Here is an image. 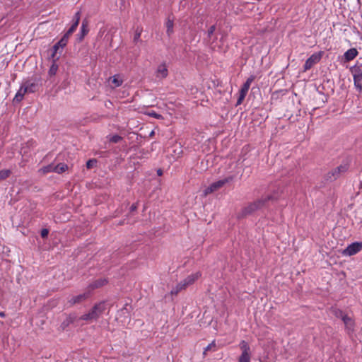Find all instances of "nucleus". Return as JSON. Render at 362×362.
<instances>
[{
    "instance_id": "obj_24",
    "label": "nucleus",
    "mask_w": 362,
    "mask_h": 362,
    "mask_svg": "<svg viewBox=\"0 0 362 362\" xmlns=\"http://www.w3.org/2000/svg\"><path fill=\"white\" fill-rule=\"evenodd\" d=\"M54 165L53 164L47 165L43 168H42L40 171L42 172L43 173H47L50 172H54Z\"/></svg>"
},
{
    "instance_id": "obj_2",
    "label": "nucleus",
    "mask_w": 362,
    "mask_h": 362,
    "mask_svg": "<svg viewBox=\"0 0 362 362\" xmlns=\"http://www.w3.org/2000/svg\"><path fill=\"white\" fill-rule=\"evenodd\" d=\"M105 310V302L101 301L95 304L92 309L81 317L83 320H97Z\"/></svg>"
},
{
    "instance_id": "obj_9",
    "label": "nucleus",
    "mask_w": 362,
    "mask_h": 362,
    "mask_svg": "<svg viewBox=\"0 0 362 362\" xmlns=\"http://www.w3.org/2000/svg\"><path fill=\"white\" fill-rule=\"evenodd\" d=\"M38 87V83L35 81H31L30 80L25 81L23 83L24 93H34L37 90Z\"/></svg>"
},
{
    "instance_id": "obj_1",
    "label": "nucleus",
    "mask_w": 362,
    "mask_h": 362,
    "mask_svg": "<svg viewBox=\"0 0 362 362\" xmlns=\"http://www.w3.org/2000/svg\"><path fill=\"white\" fill-rule=\"evenodd\" d=\"M275 199L273 195L263 196L261 198L249 203L247 206L242 209V210L237 214L238 219L243 218L247 216L251 215L257 210H259L267 205L269 201Z\"/></svg>"
},
{
    "instance_id": "obj_41",
    "label": "nucleus",
    "mask_w": 362,
    "mask_h": 362,
    "mask_svg": "<svg viewBox=\"0 0 362 362\" xmlns=\"http://www.w3.org/2000/svg\"><path fill=\"white\" fill-rule=\"evenodd\" d=\"M23 98V97L22 96V95L16 93V95L14 98V100H16L17 102H20L22 100Z\"/></svg>"
},
{
    "instance_id": "obj_16",
    "label": "nucleus",
    "mask_w": 362,
    "mask_h": 362,
    "mask_svg": "<svg viewBox=\"0 0 362 362\" xmlns=\"http://www.w3.org/2000/svg\"><path fill=\"white\" fill-rule=\"evenodd\" d=\"M354 82H361L362 81V71L359 68H356L354 69Z\"/></svg>"
},
{
    "instance_id": "obj_23",
    "label": "nucleus",
    "mask_w": 362,
    "mask_h": 362,
    "mask_svg": "<svg viewBox=\"0 0 362 362\" xmlns=\"http://www.w3.org/2000/svg\"><path fill=\"white\" fill-rule=\"evenodd\" d=\"M57 70H58V66L55 64V59L54 58L53 59V64L50 66L49 70V74L50 76H54V75L56 74Z\"/></svg>"
},
{
    "instance_id": "obj_39",
    "label": "nucleus",
    "mask_w": 362,
    "mask_h": 362,
    "mask_svg": "<svg viewBox=\"0 0 362 362\" xmlns=\"http://www.w3.org/2000/svg\"><path fill=\"white\" fill-rule=\"evenodd\" d=\"M354 86L359 93L362 92V83L361 82H354Z\"/></svg>"
},
{
    "instance_id": "obj_32",
    "label": "nucleus",
    "mask_w": 362,
    "mask_h": 362,
    "mask_svg": "<svg viewBox=\"0 0 362 362\" xmlns=\"http://www.w3.org/2000/svg\"><path fill=\"white\" fill-rule=\"evenodd\" d=\"M97 163V160L95 159H90L86 163V167L87 168L90 169L93 168L94 165H95Z\"/></svg>"
},
{
    "instance_id": "obj_44",
    "label": "nucleus",
    "mask_w": 362,
    "mask_h": 362,
    "mask_svg": "<svg viewBox=\"0 0 362 362\" xmlns=\"http://www.w3.org/2000/svg\"><path fill=\"white\" fill-rule=\"evenodd\" d=\"M136 209H137V203L132 205V206L130 207V211H134L136 210Z\"/></svg>"
},
{
    "instance_id": "obj_14",
    "label": "nucleus",
    "mask_w": 362,
    "mask_h": 362,
    "mask_svg": "<svg viewBox=\"0 0 362 362\" xmlns=\"http://www.w3.org/2000/svg\"><path fill=\"white\" fill-rule=\"evenodd\" d=\"M255 79V76L254 75H251L246 81V82L243 85L241 89H240V92H243L244 93H247L249 88H250V84Z\"/></svg>"
},
{
    "instance_id": "obj_37",
    "label": "nucleus",
    "mask_w": 362,
    "mask_h": 362,
    "mask_svg": "<svg viewBox=\"0 0 362 362\" xmlns=\"http://www.w3.org/2000/svg\"><path fill=\"white\" fill-rule=\"evenodd\" d=\"M80 17H81L80 11L76 12L75 16H74V23H76L77 25H78L79 21H80Z\"/></svg>"
},
{
    "instance_id": "obj_30",
    "label": "nucleus",
    "mask_w": 362,
    "mask_h": 362,
    "mask_svg": "<svg viewBox=\"0 0 362 362\" xmlns=\"http://www.w3.org/2000/svg\"><path fill=\"white\" fill-rule=\"evenodd\" d=\"M147 115L148 116H151V117H155L156 119H163V116L161 115H159L158 113H156V112L154 111H152V112H148Z\"/></svg>"
},
{
    "instance_id": "obj_5",
    "label": "nucleus",
    "mask_w": 362,
    "mask_h": 362,
    "mask_svg": "<svg viewBox=\"0 0 362 362\" xmlns=\"http://www.w3.org/2000/svg\"><path fill=\"white\" fill-rule=\"evenodd\" d=\"M361 249L362 242H355L348 245L346 248L343 250L342 254L346 256H351L361 251Z\"/></svg>"
},
{
    "instance_id": "obj_17",
    "label": "nucleus",
    "mask_w": 362,
    "mask_h": 362,
    "mask_svg": "<svg viewBox=\"0 0 362 362\" xmlns=\"http://www.w3.org/2000/svg\"><path fill=\"white\" fill-rule=\"evenodd\" d=\"M157 72L161 74L162 78H165L168 76V69L165 64L159 65L157 69Z\"/></svg>"
},
{
    "instance_id": "obj_22",
    "label": "nucleus",
    "mask_w": 362,
    "mask_h": 362,
    "mask_svg": "<svg viewBox=\"0 0 362 362\" xmlns=\"http://www.w3.org/2000/svg\"><path fill=\"white\" fill-rule=\"evenodd\" d=\"M216 344L215 343V341H213L211 344H209L205 349H204V351L203 352V355L204 356H206V352L208 351H216Z\"/></svg>"
},
{
    "instance_id": "obj_18",
    "label": "nucleus",
    "mask_w": 362,
    "mask_h": 362,
    "mask_svg": "<svg viewBox=\"0 0 362 362\" xmlns=\"http://www.w3.org/2000/svg\"><path fill=\"white\" fill-rule=\"evenodd\" d=\"M142 33V28H137L135 30L133 42L134 44H137L140 41V37Z\"/></svg>"
},
{
    "instance_id": "obj_47",
    "label": "nucleus",
    "mask_w": 362,
    "mask_h": 362,
    "mask_svg": "<svg viewBox=\"0 0 362 362\" xmlns=\"http://www.w3.org/2000/svg\"><path fill=\"white\" fill-rule=\"evenodd\" d=\"M127 310V305H126L122 309V311Z\"/></svg>"
},
{
    "instance_id": "obj_46",
    "label": "nucleus",
    "mask_w": 362,
    "mask_h": 362,
    "mask_svg": "<svg viewBox=\"0 0 362 362\" xmlns=\"http://www.w3.org/2000/svg\"><path fill=\"white\" fill-rule=\"evenodd\" d=\"M6 316V314L4 312H0V317H4Z\"/></svg>"
},
{
    "instance_id": "obj_25",
    "label": "nucleus",
    "mask_w": 362,
    "mask_h": 362,
    "mask_svg": "<svg viewBox=\"0 0 362 362\" xmlns=\"http://www.w3.org/2000/svg\"><path fill=\"white\" fill-rule=\"evenodd\" d=\"M185 289L182 285L180 283L178 284L175 288H173L170 291V293L172 295H177L180 291H181L182 290H184Z\"/></svg>"
},
{
    "instance_id": "obj_45",
    "label": "nucleus",
    "mask_w": 362,
    "mask_h": 362,
    "mask_svg": "<svg viewBox=\"0 0 362 362\" xmlns=\"http://www.w3.org/2000/svg\"><path fill=\"white\" fill-rule=\"evenodd\" d=\"M157 173L158 175H161L163 174V171L161 169H158L157 171Z\"/></svg>"
},
{
    "instance_id": "obj_21",
    "label": "nucleus",
    "mask_w": 362,
    "mask_h": 362,
    "mask_svg": "<svg viewBox=\"0 0 362 362\" xmlns=\"http://www.w3.org/2000/svg\"><path fill=\"white\" fill-rule=\"evenodd\" d=\"M74 318L69 316L66 318V320L62 323L61 327L62 329H65L70 324L73 323Z\"/></svg>"
},
{
    "instance_id": "obj_20",
    "label": "nucleus",
    "mask_w": 362,
    "mask_h": 362,
    "mask_svg": "<svg viewBox=\"0 0 362 362\" xmlns=\"http://www.w3.org/2000/svg\"><path fill=\"white\" fill-rule=\"evenodd\" d=\"M11 171L10 170H0V182L6 180L10 176Z\"/></svg>"
},
{
    "instance_id": "obj_35",
    "label": "nucleus",
    "mask_w": 362,
    "mask_h": 362,
    "mask_svg": "<svg viewBox=\"0 0 362 362\" xmlns=\"http://www.w3.org/2000/svg\"><path fill=\"white\" fill-rule=\"evenodd\" d=\"M68 41L65 39H63L62 37L61 40L58 42V45L61 46V49H62L64 47H66Z\"/></svg>"
},
{
    "instance_id": "obj_8",
    "label": "nucleus",
    "mask_w": 362,
    "mask_h": 362,
    "mask_svg": "<svg viewBox=\"0 0 362 362\" xmlns=\"http://www.w3.org/2000/svg\"><path fill=\"white\" fill-rule=\"evenodd\" d=\"M200 276V272L192 274L191 275H189L186 279H185L182 282H180V284L185 288H186L188 286L193 284Z\"/></svg>"
},
{
    "instance_id": "obj_29",
    "label": "nucleus",
    "mask_w": 362,
    "mask_h": 362,
    "mask_svg": "<svg viewBox=\"0 0 362 362\" xmlns=\"http://www.w3.org/2000/svg\"><path fill=\"white\" fill-rule=\"evenodd\" d=\"M112 83L115 84V87H118L119 86L122 85V80L119 78L117 76H114L113 77V79H112Z\"/></svg>"
},
{
    "instance_id": "obj_11",
    "label": "nucleus",
    "mask_w": 362,
    "mask_h": 362,
    "mask_svg": "<svg viewBox=\"0 0 362 362\" xmlns=\"http://www.w3.org/2000/svg\"><path fill=\"white\" fill-rule=\"evenodd\" d=\"M339 173L337 172V170L334 168L331 171L328 172L325 175V180L328 182H332L336 180L337 178L339 177Z\"/></svg>"
},
{
    "instance_id": "obj_28",
    "label": "nucleus",
    "mask_w": 362,
    "mask_h": 362,
    "mask_svg": "<svg viewBox=\"0 0 362 362\" xmlns=\"http://www.w3.org/2000/svg\"><path fill=\"white\" fill-rule=\"evenodd\" d=\"M61 49V46L58 45V42H57L54 46H53V52H52V54L51 55V57L52 59H54L56 56V54L57 52H58V50Z\"/></svg>"
},
{
    "instance_id": "obj_4",
    "label": "nucleus",
    "mask_w": 362,
    "mask_h": 362,
    "mask_svg": "<svg viewBox=\"0 0 362 362\" xmlns=\"http://www.w3.org/2000/svg\"><path fill=\"white\" fill-rule=\"evenodd\" d=\"M231 178H226L221 180H218L213 182L210 186L205 189L204 191V195L207 196L209 194H211L219 188L222 187L226 183H227Z\"/></svg>"
},
{
    "instance_id": "obj_3",
    "label": "nucleus",
    "mask_w": 362,
    "mask_h": 362,
    "mask_svg": "<svg viewBox=\"0 0 362 362\" xmlns=\"http://www.w3.org/2000/svg\"><path fill=\"white\" fill-rule=\"evenodd\" d=\"M242 354L239 358V362H250V349L248 344L245 341H242L240 344Z\"/></svg>"
},
{
    "instance_id": "obj_7",
    "label": "nucleus",
    "mask_w": 362,
    "mask_h": 362,
    "mask_svg": "<svg viewBox=\"0 0 362 362\" xmlns=\"http://www.w3.org/2000/svg\"><path fill=\"white\" fill-rule=\"evenodd\" d=\"M90 295V291H87L86 292H85L82 294L78 295L76 296H73L69 300V303L71 305H75L76 303H81L83 302L84 300H86V299H88L89 298Z\"/></svg>"
},
{
    "instance_id": "obj_43",
    "label": "nucleus",
    "mask_w": 362,
    "mask_h": 362,
    "mask_svg": "<svg viewBox=\"0 0 362 362\" xmlns=\"http://www.w3.org/2000/svg\"><path fill=\"white\" fill-rule=\"evenodd\" d=\"M17 93L22 95V96L23 97L24 94L25 93H24L23 85L21 87L20 90L18 91Z\"/></svg>"
},
{
    "instance_id": "obj_31",
    "label": "nucleus",
    "mask_w": 362,
    "mask_h": 362,
    "mask_svg": "<svg viewBox=\"0 0 362 362\" xmlns=\"http://www.w3.org/2000/svg\"><path fill=\"white\" fill-rule=\"evenodd\" d=\"M215 30H216V25H211L209 28V30L207 31V37H208V38H211V35L214 34Z\"/></svg>"
},
{
    "instance_id": "obj_42",
    "label": "nucleus",
    "mask_w": 362,
    "mask_h": 362,
    "mask_svg": "<svg viewBox=\"0 0 362 362\" xmlns=\"http://www.w3.org/2000/svg\"><path fill=\"white\" fill-rule=\"evenodd\" d=\"M71 33H69L68 31H66V33L63 35L62 38L63 39H65L67 41L69 40V36L71 35Z\"/></svg>"
},
{
    "instance_id": "obj_40",
    "label": "nucleus",
    "mask_w": 362,
    "mask_h": 362,
    "mask_svg": "<svg viewBox=\"0 0 362 362\" xmlns=\"http://www.w3.org/2000/svg\"><path fill=\"white\" fill-rule=\"evenodd\" d=\"M49 233V230L46 228H44L41 230V236L42 238H45L47 237Z\"/></svg>"
},
{
    "instance_id": "obj_19",
    "label": "nucleus",
    "mask_w": 362,
    "mask_h": 362,
    "mask_svg": "<svg viewBox=\"0 0 362 362\" xmlns=\"http://www.w3.org/2000/svg\"><path fill=\"white\" fill-rule=\"evenodd\" d=\"M167 33L170 36L173 33V21L170 18L166 22Z\"/></svg>"
},
{
    "instance_id": "obj_36",
    "label": "nucleus",
    "mask_w": 362,
    "mask_h": 362,
    "mask_svg": "<svg viewBox=\"0 0 362 362\" xmlns=\"http://www.w3.org/2000/svg\"><path fill=\"white\" fill-rule=\"evenodd\" d=\"M335 169L337 170V172L340 175L341 173H344V172L346 171L347 168H346V165H340V166L336 168Z\"/></svg>"
},
{
    "instance_id": "obj_33",
    "label": "nucleus",
    "mask_w": 362,
    "mask_h": 362,
    "mask_svg": "<svg viewBox=\"0 0 362 362\" xmlns=\"http://www.w3.org/2000/svg\"><path fill=\"white\" fill-rule=\"evenodd\" d=\"M245 95H246V93H244L240 91V95H239V98H238V99L237 100L236 105H240L242 103V102L244 100Z\"/></svg>"
},
{
    "instance_id": "obj_27",
    "label": "nucleus",
    "mask_w": 362,
    "mask_h": 362,
    "mask_svg": "<svg viewBox=\"0 0 362 362\" xmlns=\"http://www.w3.org/2000/svg\"><path fill=\"white\" fill-rule=\"evenodd\" d=\"M122 140V137L117 135V134H115V135H113L112 136H111L109 139V141L112 143H118L120 141Z\"/></svg>"
},
{
    "instance_id": "obj_6",
    "label": "nucleus",
    "mask_w": 362,
    "mask_h": 362,
    "mask_svg": "<svg viewBox=\"0 0 362 362\" xmlns=\"http://www.w3.org/2000/svg\"><path fill=\"white\" fill-rule=\"evenodd\" d=\"M321 59V53H316L311 55L305 62L304 69H310L315 64L317 63Z\"/></svg>"
},
{
    "instance_id": "obj_15",
    "label": "nucleus",
    "mask_w": 362,
    "mask_h": 362,
    "mask_svg": "<svg viewBox=\"0 0 362 362\" xmlns=\"http://www.w3.org/2000/svg\"><path fill=\"white\" fill-rule=\"evenodd\" d=\"M66 170H68V165L66 164L59 163L54 165V172L60 174L65 172Z\"/></svg>"
},
{
    "instance_id": "obj_12",
    "label": "nucleus",
    "mask_w": 362,
    "mask_h": 362,
    "mask_svg": "<svg viewBox=\"0 0 362 362\" xmlns=\"http://www.w3.org/2000/svg\"><path fill=\"white\" fill-rule=\"evenodd\" d=\"M358 54V51L356 48H351L347 50L344 53V59L346 62H349L352 59H354Z\"/></svg>"
},
{
    "instance_id": "obj_34",
    "label": "nucleus",
    "mask_w": 362,
    "mask_h": 362,
    "mask_svg": "<svg viewBox=\"0 0 362 362\" xmlns=\"http://www.w3.org/2000/svg\"><path fill=\"white\" fill-rule=\"evenodd\" d=\"M334 315L337 317L341 318V319L343 318V316L345 315V314H344L342 310H341L339 309L334 310Z\"/></svg>"
},
{
    "instance_id": "obj_13",
    "label": "nucleus",
    "mask_w": 362,
    "mask_h": 362,
    "mask_svg": "<svg viewBox=\"0 0 362 362\" xmlns=\"http://www.w3.org/2000/svg\"><path fill=\"white\" fill-rule=\"evenodd\" d=\"M107 283L106 279H98L93 283L90 284L88 288V291L94 290L95 288H100L103 286H104Z\"/></svg>"
},
{
    "instance_id": "obj_38",
    "label": "nucleus",
    "mask_w": 362,
    "mask_h": 362,
    "mask_svg": "<svg viewBox=\"0 0 362 362\" xmlns=\"http://www.w3.org/2000/svg\"><path fill=\"white\" fill-rule=\"evenodd\" d=\"M77 26L78 25L74 23L67 31L69 32V33L72 34L76 30Z\"/></svg>"
},
{
    "instance_id": "obj_10",
    "label": "nucleus",
    "mask_w": 362,
    "mask_h": 362,
    "mask_svg": "<svg viewBox=\"0 0 362 362\" xmlns=\"http://www.w3.org/2000/svg\"><path fill=\"white\" fill-rule=\"evenodd\" d=\"M88 21L84 20L82 22V25H81V32H80V34L78 35V41L79 42H81L84 37L88 34L89 30L88 28Z\"/></svg>"
},
{
    "instance_id": "obj_26",
    "label": "nucleus",
    "mask_w": 362,
    "mask_h": 362,
    "mask_svg": "<svg viewBox=\"0 0 362 362\" xmlns=\"http://www.w3.org/2000/svg\"><path fill=\"white\" fill-rule=\"evenodd\" d=\"M342 320H343V322H344V323L345 324L346 326H347V327L348 326H350V327L353 326V322H352L351 318L348 317L346 315L343 316Z\"/></svg>"
}]
</instances>
